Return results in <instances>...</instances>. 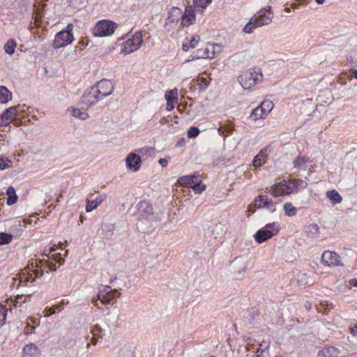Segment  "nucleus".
Instances as JSON below:
<instances>
[{"mask_svg":"<svg viewBox=\"0 0 357 357\" xmlns=\"http://www.w3.org/2000/svg\"><path fill=\"white\" fill-rule=\"evenodd\" d=\"M279 230L280 226L278 223H268L258 230L254 237L257 243H261L275 236L279 232Z\"/></svg>","mask_w":357,"mask_h":357,"instance_id":"7ed1b4c3","label":"nucleus"},{"mask_svg":"<svg viewBox=\"0 0 357 357\" xmlns=\"http://www.w3.org/2000/svg\"><path fill=\"white\" fill-rule=\"evenodd\" d=\"M6 195L7 197V204L8 205H13L17 201V196L16 195V191L14 187L10 186L7 190H6Z\"/></svg>","mask_w":357,"mask_h":357,"instance_id":"5701e85b","label":"nucleus"},{"mask_svg":"<svg viewBox=\"0 0 357 357\" xmlns=\"http://www.w3.org/2000/svg\"><path fill=\"white\" fill-rule=\"evenodd\" d=\"M248 266V261L245 258H236L231 264V269L236 276H240L247 271Z\"/></svg>","mask_w":357,"mask_h":357,"instance_id":"9b49d317","label":"nucleus"},{"mask_svg":"<svg viewBox=\"0 0 357 357\" xmlns=\"http://www.w3.org/2000/svg\"><path fill=\"white\" fill-rule=\"evenodd\" d=\"M199 179V176L196 175L184 176L178 179V183L181 185L192 188Z\"/></svg>","mask_w":357,"mask_h":357,"instance_id":"dca6fc26","label":"nucleus"},{"mask_svg":"<svg viewBox=\"0 0 357 357\" xmlns=\"http://www.w3.org/2000/svg\"><path fill=\"white\" fill-rule=\"evenodd\" d=\"M318 4H323L325 0H315Z\"/></svg>","mask_w":357,"mask_h":357,"instance_id":"0e129e2a","label":"nucleus"},{"mask_svg":"<svg viewBox=\"0 0 357 357\" xmlns=\"http://www.w3.org/2000/svg\"><path fill=\"white\" fill-rule=\"evenodd\" d=\"M305 232L310 237L317 236L319 232V226L316 223L310 224L307 226Z\"/></svg>","mask_w":357,"mask_h":357,"instance_id":"c756f323","label":"nucleus"},{"mask_svg":"<svg viewBox=\"0 0 357 357\" xmlns=\"http://www.w3.org/2000/svg\"><path fill=\"white\" fill-rule=\"evenodd\" d=\"M176 102L174 101L167 102V109L169 111L172 110L174 108V104Z\"/></svg>","mask_w":357,"mask_h":357,"instance_id":"8fccbe9b","label":"nucleus"},{"mask_svg":"<svg viewBox=\"0 0 357 357\" xmlns=\"http://www.w3.org/2000/svg\"><path fill=\"white\" fill-rule=\"evenodd\" d=\"M181 16V24L183 26H188L195 21V9L192 6H188L185 8V13L182 15V11L180 8L174 7L169 13L168 19L171 22L177 21Z\"/></svg>","mask_w":357,"mask_h":357,"instance_id":"f257e3e1","label":"nucleus"},{"mask_svg":"<svg viewBox=\"0 0 357 357\" xmlns=\"http://www.w3.org/2000/svg\"><path fill=\"white\" fill-rule=\"evenodd\" d=\"M69 111L70 112L72 116L81 120H86L89 118V114L86 112H83L78 108L72 107L69 109Z\"/></svg>","mask_w":357,"mask_h":357,"instance_id":"bb28decb","label":"nucleus"},{"mask_svg":"<svg viewBox=\"0 0 357 357\" xmlns=\"http://www.w3.org/2000/svg\"><path fill=\"white\" fill-rule=\"evenodd\" d=\"M6 314L7 309L4 306L0 305V326L5 324Z\"/></svg>","mask_w":357,"mask_h":357,"instance_id":"c03bdc74","label":"nucleus"},{"mask_svg":"<svg viewBox=\"0 0 357 357\" xmlns=\"http://www.w3.org/2000/svg\"><path fill=\"white\" fill-rule=\"evenodd\" d=\"M271 204V200L267 196L259 195L255 199V207L258 208L268 207Z\"/></svg>","mask_w":357,"mask_h":357,"instance_id":"4be33fe9","label":"nucleus"},{"mask_svg":"<svg viewBox=\"0 0 357 357\" xmlns=\"http://www.w3.org/2000/svg\"><path fill=\"white\" fill-rule=\"evenodd\" d=\"M327 197L331 201L333 204H339L342 202V198L335 190L328 191L327 192Z\"/></svg>","mask_w":357,"mask_h":357,"instance_id":"cd10ccee","label":"nucleus"},{"mask_svg":"<svg viewBox=\"0 0 357 357\" xmlns=\"http://www.w3.org/2000/svg\"><path fill=\"white\" fill-rule=\"evenodd\" d=\"M321 261L324 265L328 266H342L340 257L335 252L331 251H325L322 254Z\"/></svg>","mask_w":357,"mask_h":357,"instance_id":"9d476101","label":"nucleus"},{"mask_svg":"<svg viewBox=\"0 0 357 357\" xmlns=\"http://www.w3.org/2000/svg\"><path fill=\"white\" fill-rule=\"evenodd\" d=\"M165 99L167 102L174 101L177 102L178 100V91L176 89L172 90L165 93Z\"/></svg>","mask_w":357,"mask_h":357,"instance_id":"ea45409f","label":"nucleus"},{"mask_svg":"<svg viewBox=\"0 0 357 357\" xmlns=\"http://www.w3.org/2000/svg\"><path fill=\"white\" fill-rule=\"evenodd\" d=\"M42 275V271L38 269L31 270L29 265L18 275V278L14 280H19V285L26 286L28 282H33L35 281L36 278H40Z\"/></svg>","mask_w":357,"mask_h":357,"instance_id":"39448f33","label":"nucleus"},{"mask_svg":"<svg viewBox=\"0 0 357 357\" xmlns=\"http://www.w3.org/2000/svg\"><path fill=\"white\" fill-rule=\"evenodd\" d=\"M192 189L196 194H200L206 189V185L204 184H202L201 180L199 179L197 183L194 185Z\"/></svg>","mask_w":357,"mask_h":357,"instance_id":"37998d69","label":"nucleus"},{"mask_svg":"<svg viewBox=\"0 0 357 357\" xmlns=\"http://www.w3.org/2000/svg\"><path fill=\"white\" fill-rule=\"evenodd\" d=\"M353 74L354 77L357 79V69L354 70Z\"/></svg>","mask_w":357,"mask_h":357,"instance_id":"774afa93","label":"nucleus"},{"mask_svg":"<svg viewBox=\"0 0 357 357\" xmlns=\"http://www.w3.org/2000/svg\"><path fill=\"white\" fill-rule=\"evenodd\" d=\"M273 17V14L271 11V8H269L268 10H260L257 15L255 17V22L257 23V25L259 26L268 24Z\"/></svg>","mask_w":357,"mask_h":357,"instance_id":"ddd939ff","label":"nucleus"},{"mask_svg":"<svg viewBox=\"0 0 357 357\" xmlns=\"http://www.w3.org/2000/svg\"><path fill=\"white\" fill-rule=\"evenodd\" d=\"M257 26H259L258 25H257V23L255 22H248L244 27L243 30L245 33H250L252 32V30L253 29H255V27Z\"/></svg>","mask_w":357,"mask_h":357,"instance_id":"49530a36","label":"nucleus"},{"mask_svg":"<svg viewBox=\"0 0 357 357\" xmlns=\"http://www.w3.org/2000/svg\"><path fill=\"white\" fill-rule=\"evenodd\" d=\"M269 342L263 341L259 344V348L256 351V355L253 357H270L269 351Z\"/></svg>","mask_w":357,"mask_h":357,"instance_id":"6ab92c4d","label":"nucleus"},{"mask_svg":"<svg viewBox=\"0 0 357 357\" xmlns=\"http://www.w3.org/2000/svg\"><path fill=\"white\" fill-rule=\"evenodd\" d=\"M291 7H292L294 9H296V8H298V5L297 3H292V4H291Z\"/></svg>","mask_w":357,"mask_h":357,"instance_id":"69168bd1","label":"nucleus"},{"mask_svg":"<svg viewBox=\"0 0 357 357\" xmlns=\"http://www.w3.org/2000/svg\"><path fill=\"white\" fill-rule=\"evenodd\" d=\"M248 212H250V213H255V209L254 208V206H248ZM249 215H250V214H249Z\"/></svg>","mask_w":357,"mask_h":357,"instance_id":"052dcab7","label":"nucleus"},{"mask_svg":"<svg viewBox=\"0 0 357 357\" xmlns=\"http://www.w3.org/2000/svg\"><path fill=\"white\" fill-rule=\"evenodd\" d=\"M266 116V112L261 110V109L258 106L252 110V112L250 114V118L253 121H257L260 119H264Z\"/></svg>","mask_w":357,"mask_h":357,"instance_id":"7c9ffc66","label":"nucleus"},{"mask_svg":"<svg viewBox=\"0 0 357 357\" xmlns=\"http://www.w3.org/2000/svg\"><path fill=\"white\" fill-rule=\"evenodd\" d=\"M212 1V0H193V3L195 9L201 8V12H203V10L205 9L209 3Z\"/></svg>","mask_w":357,"mask_h":357,"instance_id":"e433bc0d","label":"nucleus"},{"mask_svg":"<svg viewBox=\"0 0 357 357\" xmlns=\"http://www.w3.org/2000/svg\"><path fill=\"white\" fill-rule=\"evenodd\" d=\"M12 162L11 160L4 158L3 157H0V169L4 170L6 169H8L11 167Z\"/></svg>","mask_w":357,"mask_h":357,"instance_id":"79ce46f5","label":"nucleus"},{"mask_svg":"<svg viewBox=\"0 0 357 357\" xmlns=\"http://www.w3.org/2000/svg\"><path fill=\"white\" fill-rule=\"evenodd\" d=\"M12 98V93L3 86H0V103H6Z\"/></svg>","mask_w":357,"mask_h":357,"instance_id":"393cba45","label":"nucleus"},{"mask_svg":"<svg viewBox=\"0 0 357 357\" xmlns=\"http://www.w3.org/2000/svg\"><path fill=\"white\" fill-rule=\"evenodd\" d=\"M340 354V351L334 347H329L324 350L325 357H338Z\"/></svg>","mask_w":357,"mask_h":357,"instance_id":"72a5a7b5","label":"nucleus"},{"mask_svg":"<svg viewBox=\"0 0 357 357\" xmlns=\"http://www.w3.org/2000/svg\"><path fill=\"white\" fill-rule=\"evenodd\" d=\"M118 25L113 21L102 20L98 21L93 29V35L96 37H107L112 36Z\"/></svg>","mask_w":357,"mask_h":357,"instance_id":"f03ea898","label":"nucleus"},{"mask_svg":"<svg viewBox=\"0 0 357 357\" xmlns=\"http://www.w3.org/2000/svg\"><path fill=\"white\" fill-rule=\"evenodd\" d=\"M281 184L282 185L284 195H289L295 190L292 181L288 183L286 182L285 181H281Z\"/></svg>","mask_w":357,"mask_h":357,"instance_id":"4c0bfd02","label":"nucleus"},{"mask_svg":"<svg viewBox=\"0 0 357 357\" xmlns=\"http://www.w3.org/2000/svg\"><path fill=\"white\" fill-rule=\"evenodd\" d=\"M266 155V151H261L253 159L252 165L255 167L262 166L265 163Z\"/></svg>","mask_w":357,"mask_h":357,"instance_id":"b1692460","label":"nucleus"},{"mask_svg":"<svg viewBox=\"0 0 357 357\" xmlns=\"http://www.w3.org/2000/svg\"><path fill=\"white\" fill-rule=\"evenodd\" d=\"M143 41L141 33H136L122 45L121 52L129 54L139 48Z\"/></svg>","mask_w":357,"mask_h":357,"instance_id":"0eeeda50","label":"nucleus"},{"mask_svg":"<svg viewBox=\"0 0 357 357\" xmlns=\"http://www.w3.org/2000/svg\"><path fill=\"white\" fill-rule=\"evenodd\" d=\"M102 99L94 91L91 89V91L85 94L82 98V102L90 107L98 102V100Z\"/></svg>","mask_w":357,"mask_h":357,"instance_id":"f3484780","label":"nucleus"},{"mask_svg":"<svg viewBox=\"0 0 357 357\" xmlns=\"http://www.w3.org/2000/svg\"><path fill=\"white\" fill-rule=\"evenodd\" d=\"M17 47V43L13 39H10L4 45L3 49L6 54L13 55L15 52V47Z\"/></svg>","mask_w":357,"mask_h":357,"instance_id":"c85d7f7f","label":"nucleus"},{"mask_svg":"<svg viewBox=\"0 0 357 357\" xmlns=\"http://www.w3.org/2000/svg\"><path fill=\"white\" fill-rule=\"evenodd\" d=\"M284 213L288 216H294L296 215L297 209L291 203H285L283 205Z\"/></svg>","mask_w":357,"mask_h":357,"instance_id":"f704fd0d","label":"nucleus"},{"mask_svg":"<svg viewBox=\"0 0 357 357\" xmlns=\"http://www.w3.org/2000/svg\"><path fill=\"white\" fill-rule=\"evenodd\" d=\"M34 328H35V327L33 326H31L30 323L28 322L27 326H26V332L27 333H31L33 331Z\"/></svg>","mask_w":357,"mask_h":357,"instance_id":"864d4df0","label":"nucleus"},{"mask_svg":"<svg viewBox=\"0 0 357 357\" xmlns=\"http://www.w3.org/2000/svg\"><path fill=\"white\" fill-rule=\"evenodd\" d=\"M68 303H69L68 301H65L64 299H63L58 305H54L51 307L45 308V310L44 311L45 312V316L48 317L50 315L55 314L56 310L59 311L63 310V306L65 305L68 304Z\"/></svg>","mask_w":357,"mask_h":357,"instance_id":"aec40b11","label":"nucleus"},{"mask_svg":"<svg viewBox=\"0 0 357 357\" xmlns=\"http://www.w3.org/2000/svg\"><path fill=\"white\" fill-rule=\"evenodd\" d=\"M94 335H96V334ZM97 341H98V339H97V337L96 336H93V337L91 340V342L93 344H96Z\"/></svg>","mask_w":357,"mask_h":357,"instance_id":"e2e57ef3","label":"nucleus"},{"mask_svg":"<svg viewBox=\"0 0 357 357\" xmlns=\"http://www.w3.org/2000/svg\"><path fill=\"white\" fill-rule=\"evenodd\" d=\"M49 268L52 271H56V267L54 264H51L49 266Z\"/></svg>","mask_w":357,"mask_h":357,"instance_id":"680f3d73","label":"nucleus"},{"mask_svg":"<svg viewBox=\"0 0 357 357\" xmlns=\"http://www.w3.org/2000/svg\"><path fill=\"white\" fill-rule=\"evenodd\" d=\"M189 44L188 43H183L182 45V50L184 51V52H187L189 49Z\"/></svg>","mask_w":357,"mask_h":357,"instance_id":"4d7b16f0","label":"nucleus"},{"mask_svg":"<svg viewBox=\"0 0 357 357\" xmlns=\"http://www.w3.org/2000/svg\"><path fill=\"white\" fill-rule=\"evenodd\" d=\"M93 89L101 98H103L111 95L114 87L112 81L104 79L97 83L96 89Z\"/></svg>","mask_w":357,"mask_h":357,"instance_id":"6e6552de","label":"nucleus"},{"mask_svg":"<svg viewBox=\"0 0 357 357\" xmlns=\"http://www.w3.org/2000/svg\"><path fill=\"white\" fill-rule=\"evenodd\" d=\"M292 181L295 190L305 189L307 187V183L305 181L294 179Z\"/></svg>","mask_w":357,"mask_h":357,"instance_id":"a19ab883","label":"nucleus"},{"mask_svg":"<svg viewBox=\"0 0 357 357\" xmlns=\"http://www.w3.org/2000/svg\"><path fill=\"white\" fill-rule=\"evenodd\" d=\"M116 292V289H111L110 287L104 286L98 291V299L103 304H109L114 298Z\"/></svg>","mask_w":357,"mask_h":357,"instance_id":"f8f14e48","label":"nucleus"},{"mask_svg":"<svg viewBox=\"0 0 357 357\" xmlns=\"http://www.w3.org/2000/svg\"><path fill=\"white\" fill-rule=\"evenodd\" d=\"M199 134V130L197 127H190L188 130V137L189 138L196 137Z\"/></svg>","mask_w":357,"mask_h":357,"instance_id":"a18cd8bd","label":"nucleus"},{"mask_svg":"<svg viewBox=\"0 0 357 357\" xmlns=\"http://www.w3.org/2000/svg\"><path fill=\"white\" fill-rule=\"evenodd\" d=\"M13 240V235L8 233H0V245L10 243Z\"/></svg>","mask_w":357,"mask_h":357,"instance_id":"58836bf2","label":"nucleus"},{"mask_svg":"<svg viewBox=\"0 0 357 357\" xmlns=\"http://www.w3.org/2000/svg\"><path fill=\"white\" fill-rule=\"evenodd\" d=\"M98 300L93 299L92 303L94 304V305L98 306Z\"/></svg>","mask_w":357,"mask_h":357,"instance_id":"338daca9","label":"nucleus"},{"mask_svg":"<svg viewBox=\"0 0 357 357\" xmlns=\"http://www.w3.org/2000/svg\"><path fill=\"white\" fill-rule=\"evenodd\" d=\"M269 192L275 197L284 195V192L281 182L271 187Z\"/></svg>","mask_w":357,"mask_h":357,"instance_id":"a878e982","label":"nucleus"},{"mask_svg":"<svg viewBox=\"0 0 357 357\" xmlns=\"http://www.w3.org/2000/svg\"><path fill=\"white\" fill-rule=\"evenodd\" d=\"M22 296H18L15 301H13V299H10V303H13L14 306L15 307H17L18 304L21 305L22 303V301H20L21 299H22Z\"/></svg>","mask_w":357,"mask_h":357,"instance_id":"09e8293b","label":"nucleus"},{"mask_svg":"<svg viewBox=\"0 0 357 357\" xmlns=\"http://www.w3.org/2000/svg\"><path fill=\"white\" fill-rule=\"evenodd\" d=\"M17 114V111L16 107H10L7 109L1 115L0 119V126H6L15 118Z\"/></svg>","mask_w":357,"mask_h":357,"instance_id":"2eb2a0df","label":"nucleus"},{"mask_svg":"<svg viewBox=\"0 0 357 357\" xmlns=\"http://www.w3.org/2000/svg\"><path fill=\"white\" fill-rule=\"evenodd\" d=\"M102 202V199L100 197H97L95 200L91 201L88 200L86 205V211L87 212H90L93 209L96 208L98 205L101 204Z\"/></svg>","mask_w":357,"mask_h":357,"instance_id":"2f4dec72","label":"nucleus"},{"mask_svg":"<svg viewBox=\"0 0 357 357\" xmlns=\"http://www.w3.org/2000/svg\"><path fill=\"white\" fill-rule=\"evenodd\" d=\"M262 77L263 75L261 73L255 70L245 72L240 76V83L243 89H249L255 86Z\"/></svg>","mask_w":357,"mask_h":357,"instance_id":"423d86ee","label":"nucleus"},{"mask_svg":"<svg viewBox=\"0 0 357 357\" xmlns=\"http://www.w3.org/2000/svg\"><path fill=\"white\" fill-rule=\"evenodd\" d=\"M310 162L308 157L299 155L294 160V166L298 169L305 170L307 163Z\"/></svg>","mask_w":357,"mask_h":357,"instance_id":"412c9836","label":"nucleus"},{"mask_svg":"<svg viewBox=\"0 0 357 357\" xmlns=\"http://www.w3.org/2000/svg\"><path fill=\"white\" fill-rule=\"evenodd\" d=\"M141 162L140 156L135 153H130L126 159L127 167L132 172H137L140 169Z\"/></svg>","mask_w":357,"mask_h":357,"instance_id":"4468645a","label":"nucleus"},{"mask_svg":"<svg viewBox=\"0 0 357 357\" xmlns=\"http://www.w3.org/2000/svg\"><path fill=\"white\" fill-rule=\"evenodd\" d=\"M200 80L205 86H208L209 81L206 78L201 77Z\"/></svg>","mask_w":357,"mask_h":357,"instance_id":"13d9d810","label":"nucleus"},{"mask_svg":"<svg viewBox=\"0 0 357 357\" xmlns=\"http://www.w3.org/2000/svg\"><path fill=\"white\" fill-rule=\"evenodd\" d=\"M158 162L162 167H166L167 165V160L165 158H160Z\"/></svg>","mask_w":357,"mask_h":357,"instance_id":"6e6d98bb","label":"nucleus"},{"mask_svg":"<svg viewBox=\"0 0 357 357\" xmlns=\"http://www.w3.org/2000/svg\"><path fill=\"white\" fill-rule=\"evenodd\" d=\"M349 283L351 285H352L354 287H357V280L356 279L351 280L349 281Z\"/></svg>","mask_w":357,"mask_h":357,"instance_id":"bf43d9fd","label":"nucleus"},{"mask_svg":"<svg viewBox=\"0 0 357 357\" xmlns=\"http://www.w3.org/2000/svg\"><path fill=\"white\" fill-rule=\"evenodd\" d=\"M66 29L67 30L61 31L56 35L52 45L54 48L64 47L73 41L74 37L72 33L73 24H69Z\"/></svg>","mask_w":357,"mask_h":357,"instance_id":"20e7f679","label":"nucleus"},{"mask_svg":"<svg viewBox=\"0 0 357 357\" xmlns=\"http://www.w3.org/2000/svg\"><path fill=\"white\" fill-rule=\"evenodd\" d=\"M28 320L30 321L32 324H35L36 326L39 325L38 319L35 317H30L28 319Z\"/></svg>","mask_w":357,"mask_h":357,"instance_id":"5fc2aeb1","label":"nucleus"},{"mask_svg":"<svg viewBox=\"0 0 357 357\" xmlns=\"http://www.w3.org/2000/svg\"><path fill=\"white\" fill-rule=\"evenodd\" d=\"M259 107L268 115L273 109L274 104L271 100H267L263 101Z\"/></svg>","mask_w":357,"mask_h":357,"instance_id":"c9c22d12","label":"nucleus"},{"mask_svg":"<svg viewBox=\"0 0 357 357\" xmlns=\"http://www.w3.org/2000/svg\"><path fill=\"white\" fill-rule=\"evenodd\" d=\"M40 353L38 347L33 344L24 347L22 357H39Z\"/></svg>","mask_w":357,"mask_h":357,"instance_id":"a211bd4d","label":"nucleus"},{"mask_svg":"<svg viewBox=\"0 0 357 357\" xmlns=\"http://www.w3.org/2000/svg\"><path fill=\"white\" fill-rule=\"evenodd\" d=\"M144 204H142L141 206H143ZM144 205H146V210L149 214L153 215V208L148 205L147 204L144 203Z\"/></svg>","mask_w":357,"mask_h":357,"instance_id":"603ef678","label":"nucleus"},{"mask_svg":"<svg viewBox=\"0 0 357 357\" xmlns=\"http://www.w3.org/2000/svg\"><path fill=\"white\" fill-rule=\"evenodd\" d=\"M220 51V47L218 44H207L203 50V53L200 54H195L192 56L191 59H187L186 62L200 59V58H208L213 59L215 57V54Z\"/></svg>","mask_w":357,"mask_h":357,"instance_id":"1a4fd4ad","label":"nucleus"},{"mask_svg":"<svg viewBox=\"0 0 357 357\" xmlns=\"http://www.w3.org/2000/svg\"><path fill=\"white\" fill-rule=\"evenodd\" d=\"M199 40H200L199 37H197V38H192L188 42L190 47L192 48H195L196 47V45H197V43H199Z\"/></svg>","mask_w":357,"mask_h":357,"instance_id":"de8ad7c7","label":"nucleus"},{"mask_svg":"<svg viewBox=\"0 0 357 357\" xmlns=\"http://www.w3.org/2000/svg\"><path fill=\"white\" fill-rule=\"evenodd\" d=\"M349 331L354 336L357 335V324L352 327H350Z\"/></svg>","mask_w":357,"mask_h":357,"instance_id":"3c124183","label":"nucleus"},{"mask_svg":"<svg viewBox=\"0 0 357 357\" xmlns=\"http://www.w3.org/2000/svg\"><path fill=\"white\" fill-rule=\"evenodd\" d=\"M56 248L54 246H52L50 248L49 250V253H48V257L50 259H54V261H56L57 263H59L60 265H62L64 262V258H62L61 257V255L60 254H56V255H52L54 252L56 251Z\"/></svg>","mask_w":357,"mask_h":357,"instance_id":"473e14b6","label":"nucleus"}]
</instances>
